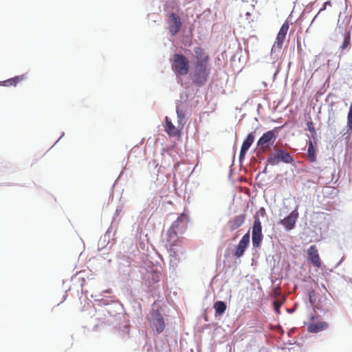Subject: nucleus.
Returning <instances> with one entry per match:
<instances>
[{
  "mask_svg": "<svg viewBox=\"0 0 352 352\" xmlns=\"http://www.w3.org/2000/svg\"><path fill=\"white\" fill-rule=\"evenodd\" d=\"M26 78H27V76L25 74L14 76V78L4 80L3 82H0V85H3L6 87H9V86H12V85L15 86L19 81L24 80L26 79Z\"/></svg>",
  "mask_w": 352,
  "mask_h": 352,
  "instance_id": "nucleus-16",
  "label": "nucleus"
},
{
  "mask_svg": "<svg viewBox=\"0 0 352 352\" xmlns=\"http://www.w3.org/2000/svg\"><path fill=\"white\" fill-rule=\"evenodd\" d=\"M214 309L217 314L221 315L226 309V305L223 301H217L214 305Z\"/></svg>",
  "mask_w": 352,
  "mask_h": 352,
  "instance_id": "nucleus-19",
  "label": "nucleus"
},
{
  "mask_svg": "<svg viewBox=\"0 0 352 352\" xmlns=\"http://www.w3.org/2000/svg\"><path fill=\"white\" fill-rule=\"evenodd\" d=\"M307 153H308L309 157H310L311 161L314 162L316 160V157H315V154H314V145H313L311 141L309 142Z\"/></svg>",
  "mask_w": 352,
  "mask_h": 352,
  "instance_id": "nucleus-21",
  "label": "nucleus"
},
{
  "mask_svg": "<svg viewBox=\"0 0 352 352\" xmlns=\"http://www.w3.org/2000/svg\"><path fill=\"white\" fill-rule=\"evenodd\" d=\"M249 242L250 235L249 234L247 233L245 235H243L242 239L240 240L236 247L234 255L237 257H241L243 254L245 250L246 249L248 245L249 244Z\"/></svg>",
  "mask_w": 352,
  "mask_h": 352,
  "instance_id": "nucleus-13",
  "label": "nucleus"
},
{
  "mask_svg": "<svg viewBox=\"0 0 352 352\" xmlns=\"http://www.w3.org/2000/svg\"><path fill=\"white\" fill-rule=\"evenodd\" d=\"M276 137L274 131H268L263 134L257 142V147L259 149H262L265 151L269 148L274 142L276 141Z\"/></svg>",
  "mask_w": 352,
  "mask_h": 352,
  "instance_id": "nucleus-7",
  "label": "nucleus"
},
{
  "mask_svg": "<svg viewBox=\"0 0 352 352\" xmlns=\"http://www.w3.org/2000/svg\"><path fill=\"white\" fill-rule=\"evenodd\" d=\"M348 125L351 129H352V103L349 107V111L347 116Z\"/></svg>",
  "mask_w": 352,
  "mask_h": 352,
  "instance_id": "nucleus-23",
  "label": "nucleus"
},
{
  "mask_svg": "<svg viewBox=\"0 0 352 352\" xmlns=\"http://www.w3.org/2000/svg\"><path fill=\"white\" fill-rule=\"evenodd\" d=\"M169 30L172 35H175L180 30L182 23L177 14L172 13L169 16Z\"/></svg>",
  "mask_w": 352,
  "mask_h": 352,
  "instance_id": "nucleus-11",
  "label": "nucleus"
},
{
  "mask_svg": "<svg viewBox=\"0 0 352 352\" xmlns=\"http://www.w3.org/2000/svg\"><path fill=\"white\" fill-rule=\"evenodd\" d=\"M283 304V302L281 301H279V300H276L274 301V309H275V311H276V313L279 314L280 311V307H281Z\"/></svg>",
  "mask_w": 352,
  "mask_h": 352,
  "instance_id": "nucleus-25",
  "label": "nucleus"
},
{
  "mask_svg": "<svg viewBox=\"0 0 352 352\" xmlns=\"http://www.w3.org/2000/svg\"><path fill=\"white\" fill-rule=\"evenodd\" d=\"M327 4H330V1H326L324 5H323V7L320 10L319 12H321V11H323L326 9V7H327Z\"/></svg>",
  "mask_w": 352,
  "mask_h": 352,
  "instance_id": "nucleus-27",
  "label": "nucleus"
},
{
  "mask_svg": "<svg viewBox=\"0 0 352 352\" xmlns=\"http://www.w3.org/2000/svg\"><path fill=\"white\" fill-rule=\"evenodd\" d=\"M307 126H308V129L309 131H311L313 133H315L314 127L313 123L311 122H309L307 123Z\"/></svg>",
  "mask_w": 352,
  "mask_h": 352,
  "instance_id": "nucleus-26",
  "label": "nucleus"
},
{
  "mask_svg": "<svg viewBox=\"0 0 352 352\" xmlns=\"http://www.w3.org/2000/svg\"><path fill=\"white\" fill-rule=\"evenodd\" d=\"M293 161V158L289 153L282 149L275 150L267 158L268 163L272 166H275L280 162L286 164H292Z\"/></svg>",
  "mask_w": 352,
  "mask_h": 352,
  "instance_id": "nucleus-4",
  "label": "nucleus"
},
{
  "mask_svg": "<svg viewBox=\"0 0 352 352\" xmlns=\"http://www.w3.org/2000/svg\"><path fill=\"white\" fill-rule=\"evenodd\" d=\"M166 131L170 135H176L178 134V129L172 124L171 121L166 118Z\"/></svg>",
  "mask_w": 352,
  "mask_h": 352,
  "instance_id": "nucleus-18",
  "label": "nucleus"
},
{
  "mask_svg": "<svg viewBox=\"0 0 352 352\" xmlns=\"http://www.w3.org/2000/svg\"><path fill=\"white\" fill-rule=\"evenodd\" d=\"M288 29H289L288 23H287V22L284 23L282 25V26L277 34L276 41L272 47V50H271L272 54H276V56H278L280 53L281 48H282V46L283 44V41L285 38Z\"/></svg>",
  "mask_w": 352,
  "mask_h": 352,
  "instance_id": "nucleus-6",
  "label": "nucleus"
},
{
  "mask_svg": "<svg viewBox=\"0 0 352 352\" xmlns=\"http://www.w3.org/2000/svg\"><path fill=\"white\" fill-rule=\"evenodd\" d=\"M307 254L311 263L317 268H319L321 265V261L316 246L314 245H311L307 250Z\"/></svg>",
  "mask_w": 352,
  "mask_h": 352,
  "instance_id": "nucleus-12",
  "label": "nucleus"
},
{
  "mask_svg": "<svg viewBox=\"0 0 352 352\" xmlns=\"http://www.w3.org/2000/svg\"><path fill=\"white\" fill-rule=\"evenodd\" d=\"M351 45V36H350V32H348L347 33L344 34V38L343 42L342 45L340 46L339 50H340V56L343 54L344 51L347 49Z\"/></svg>",
  "mask_w": 352,
  "mask_h": 352,
  "instance_id": "nucleus-17",
  "label": "nucleus"
},
{
  "mask_svg": "<svg viewBox=\"0 0 352 352\" xmlns=\"http://www.w3.org/2000/svg\"><path fill=\"white\" fill-rule=\"evenodd\" d=\"M343 258H341V260L339 261V263L337 264V266L339 265L342 261H343Z\"/></svg>",
  "mask_w": 352,
  "mask_h": 352,
  "instance_id": "nucleus-28",
  "label": "nucleus"
},
{
  "mask_svg": "<svg viewBox=\"0 0 352 352\" xmlns=\"http://www.w3.org/2000/svg\"><path fill=\"white\" fill-rule=\"evenodd\" d=\"M188 217L185 214H182L172 223L170 229L167 232V241L168 243H176L179 239L178 235L182 234L186 226Z\"/></svg>",
  "mask_w": 352,
  "mask_h": 352,
  "instance_id": "nucleus-2",
  "label": "nucleus"
},
{
  "mask_svg": "<svg viewBox=\"0 0 352 352\" xmlns=\"http://www.w3.org/2000/svg\"><path fill=\"white\" fill-rule=\"evenodd\" d=\"M175 243L166 242V246L170 253V265L172 267L175 268L181 259L182 252L180 248L175 247Z\"/></svg>",
  "mask_w": 352,
  "mask_h": 352,
  "instance_id": "nucleus-8",
  "label": "nucleus"
},
{
  "mask_svg": "<svg viewBox=\"0 0 352 352\" xmlns=\"http://www.w3.org/2000/svg\"><path fill=\"white\" fill-rule=\"evenodd\" d=\"M197 61L192 72V81L198 85H204L208 78L210 69L208 64V56L202 49L195 50Z\"/></svg>",
  "mask_w": 352,
  "mask_h": 352,
  "instance_id": "nucleus-1",
  "label": "nucleus"
},
{
  "mask_svg": "<svg viewBox=\"0 0 352 352\" xmlns=\"http://www.w3.org/2000/svg\"><path fill=\"white\" fill-rule=\"evenodd\" d=\"M298 217V212L296 210H294L288 217L281 219L280 223L283 225L287 230H291L295 227Z\"/></svg>",
  "mask_w": 352,
  "mask_h": 352,
  "instance_id": "nucleus-10",
  "label": "nucleus"
},
{
  "mask_svg": "<svg viewBox=\"0 0 352 352\" xmlns=\"http://www.w3.org/2000/svg\"><path fill=\"white\" fill-rule=\"evenodd\" d=\"M148 320L152 329L157 333H160L164 331L165 328L164 320L158 311L153 309L148 316Z\"/></svg>",
  "mask_w": 352,
  "mask_h": 352,
  "instance_id": "nucleus-5",
  "label": "nucleus"
},
{
  "mask_svg": "<svg viewBox=\"0 0 352 352\" xmlns=\"http://www.w3.org/2000/svg\"><path fill=\"white\" fill-rule=\"evenodd\" d=\"M146 276L147 277V278L149 280L150 278H152V281L153 283H157L160 280V274H157V273H151V272H148Z\"/></svg>",
  "mask_w": 352,
  "mask_h": 352,
  "instance_id": "nucleus-22",
  "label": "nucleus"
},
{
  "mask_svg": "<svg viewBox=\"0 0 352 352\" xmlns=\"http://www.w3.org/2000/svg\"><path fill=\"white\" fill-rule=\"evenodd\" d=\"M328 327V323L326 322H312L308 326V331L316 333L327 329Z\"/></svg>",
  "mask_w": 352,
  "mask_h": 352,
  "instance_id": "nucleus-15",
  "label": "nucleus"
},
{
  "mask_svg": "<svg viewBox=\"0 0 352 352\" xmlns=\"http://www.w3.org/2000/svg\"><path fill=\"white\" fill-rule=\"evenodd\" d=\"M243 217L242 216H239L236 217L234 220V224L235 227H239L241 226L243 223Z\"/></svg>",
  "mask_w": 352,
  "mask_h": 352,
  "instance_id": "nucleus-24",
  "label": "nucleus"
},
{
  "mask_svg": "<svg viewBox=\"0 0 352 352\" xmlns=\"http://www.w3.org/2000/svg\"><path fill=\"white\" fill-rule=\"evenodd\" d=\"M176 113L178 119V125L182 127L185 123V114L183 110L180 109L179 106H177Z\"/></svg>",
  "mask_w": 352,
  "mask_h": 352,
  "instance_id": "nucleus-20",
  "label": "nucleus"
},
{
  "mask_svg": "<svg viewBox=\"0 0 352 352\" xmlns=\"http://www.w3.org/2000/svg\"><path fill=\"white\" fill-rule=\"evenodd\" d=\"M263 239L261 223L258 218H256L252 227V245L258 248Z\"/></svg>",
  "mask_w": 352,
  "mask_h": 352,
  "instance_id": "nucleus-9",
  "label": "nucleus"
},
{
  "mask_svg": "<svg viewBox=\"0 0 352 352\" xmlns=\"http://www.w3.org/2000/svg\"><path fill=\"white\" fill-rule=\"evenodd\" d=\"M254 140V136L253 135V133H250L248 135L246 139L243 141L241 151H240V155H239V159L241 160L244 158L246 152L248 151L251 145L252 144Z\"/></svg>",
  "mask_w": 352,
  "mask_h": 352,
  "instance_id": "nucleus-14",
  "label": "nucleus"
},
{
  "mask_svg": "<svg viewBox=\"0 0 352 352\" xmlns=\"http://www.w3.org/2000/svg\"><path fill=\"white\" fill-rule=\"evenodd\" d=\"M172 68L177 74L184 76L188 72L189 62L184 56L175 54L173 58Z\"/></svg>",
  "mask_w": 352,
  "mask_h": 352,
  "instance_id": "nucleus-3",
  "label": "nucleus"
}]
</instances>
